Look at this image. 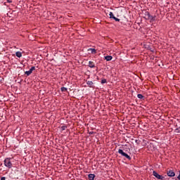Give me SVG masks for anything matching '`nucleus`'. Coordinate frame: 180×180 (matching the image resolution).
Segmentation results:
<instances>
[{
	"label": "nucleus",
	"instance_id": "2eb2a0df",
	"mask_svg": "<svg viewBox=\"0 0 180 180\" xmlns=\"http://www.w3.org/2000/svg\"><path fill=\"white\" fill-rule=\"evenodd\" d=\"M25 74L26 75H27V77H29V75H30V74H32V73H31L30 70H29V71H26V72H25Z\"/></svg>",
	"mask_w": 180,
	"mask_h": 180
},
{
	"label": "nucleus",
	"instance_id": "1a4fd4ad",
	"mask_svg": "<svg viewBox=\"0 0 180 180\" xmlns=\"http://www.w3.org/2000/svg\"><path fill=\"white\" fill-rule=\"evenodd\" d=\"M88 51H91V54H96V49H89Z\"/></svg>",
	"mask_w": 180,
	"mask_h": 180
},
{
	"label": "nucleus",
	"instance_id": "9b49d317",
	"mask_svg": "<svg viewBox=\"0 0 180 180\" xmlns=\"http://www.w3.org/2000/svg\"><path fill=\"white\" fill-rule=\"evenodd\" d=\"M15 56H16V57H18V58H20V57H22V53L18 51L15 53Z\"/></svg>",
	"mask_w": 180,
	"mask_h": 180
},
{
	"label": "nucleus",
	"instance_id": "412c9836",
	"mask_svg": "<svg viewBox=\"0 0 180 180\" xmlns=\"http://www.w3.org/2000/svg\"><path fill=\"white\" fill-rule=\"evenodd\" d=\"M7 2H8V4H11V3H12V1H11V0H7Z\"/></svg>",
	"mask_w": 180,
	"mask_h": 180
},
{
	"label": "nucleus",
	"instance_id": "4468645a",
	"mask_svg": "<svg viewBox=\"0 0 180 180\" xmlns=\"http://www.w3.org/2000/svg\"><path fill=\"white\" fill-rule=\"evenodd\" d=\"M137 96H138L139 99H143L144 98V96L141 94H138Z\"/></svg>",
	"mask_w": 180,
	"mask_h": 180
},
{
	"label": "nucleus",
	"instance_id": "f03ea898",
	"mask_svg": "<svg viewBox=\"0 0 180 180\" xmlns=\"http://www.w3.org/2000/svg\"><path fill=\"white\" fill-rule=\"evenodd\" d=\"M118 153H119L120 154H122V155H123V157H125V158H127V160H131V158H130V156H129V155H127L126 153H124V152L123 151V150L120 149V150H118Z\"/></svg>",
	"mask_w": 180,
	"mask_h": 180
},
{
	"label": "nucleus",
	"instance_id": "9d476101",
	"mask_svg": "<svg viewBox=\"0 0 180 180\" xmlns=\"http://www.w3.org/2000/svg\"><path fill=\"white\" fill-rule=\"evenodd\" d=\"M112 58H113V57H112V56H107L105 57V59L107 61H110V60H112Z\"/></svg>",
	"mask_w": 180,
	"mask_h": 180
},
{
	"label": "nucleus",
	"instance_id": "aec40b11",
	"mask_svg": "<svg viewBox=\"0 0 180 180\" xmlns=\"http://www.w3.org/2000/svg\"><path fill=\"white\" fill-rule=\"evenodd\" d=\"M1 180H6V177H1Z\"/></svg>",
	"mask_w": 180,
	"mask_h": 180
},
{
	"label": "nucleus",
	"instance_id": "f257e3e1",
	"mask_svg": "<svg viewBox=\"0 0 180 180\" xmlns=\"http://www.w3.org/2000/svg\"><path fill=\"white\" fill-rule=\"evenodd\" d=\"M4 165L7 167V168H12V162H11V158H7L4 160Z\"/></svg>",
	"mask_w": 180,
	"mask_h": 180
},
{
	"label": "nucleus",
	"instance_id": "f3484780",
	"mask_svg": "<svg viewBox=\"0 0 180 180\" xmlns=\"http://www.w3.org/2000/svg\"><path fill=\"white\" fill-rule=\"evenodd\" d=\"M113 19H114V20H115L116 22H120V20L119 18H116V17H113Z\"/></svg>",
	"mask_w": 180,
	"mask_h": 180
},
{
	"label": "nucleus",
	"instance_id": "6ab92c4d",
	"mask_svg": "<svg viewBox=\"0 0 180 180\" xmlns=\"http://www.w3.org/2000/svg\"><path fill=\"white\" fill-rule=\"evenodd\" d=\"M101 84H106V79H102Z\"/></svg>",
	"mask_w": 180,
	"mask_h": 180
},
{
	"label": "nucleus",
	"instance_id": "f8f14e48",
	"mask_svg": "<svg viewBox=\"0 0 180 180\" xmlns=\"http://www.w3.org/2000/svg\"><path fill=\"white\" fill-rule=\"evenodd\" d=\"M34 70H36V67L32 66V67L30 69V72L32 73V72H33V71H34Z\"/></svg>",
	"mask_w": 180,
	"mask_h": 180
},
{
	"label": "nucleus",
	"instance_id": "4be33fe9",
	"mask_svg": "<svg viewBox=\"0 0 180 180\" xmlns=\"http://www.w3.org/2000/svg\"><path fill=\"white\" fill-rule=\"evenodd\" d=\"M89 134H94V131H90Z\"/></svg>",
	"mask_w": 180,
	"mask_h": 180
},
{
	"label": "nucleus",
	"instance_id": "ddd939ff",
	"mask_svg": "<svg viewBox=\"0 0 180 180\" xmlns=\"http://www.w3.org/2000/svg\"><path fill=\"white\" fill-rule=\"evenodd\" d=\"M60 91H61V92H67V88L61 87Z\"/></svg>",
	"mask_w": 180,
	"mask_h": 180
},
{
	"label": "nucleus",
	"instance_id": "dca6fc26",
	"mask_svg": "<svg viewBox=\"0 0 180 180\" xmlns=\"http://www.w3.org/2000/svg\"><path fill=\"white\" fill-rule=\"evenodd\" d=\"M110 19H113V13L110 12L109 13Z\"/></svg>",
	"mask_w": 180,
	"mask_h": 180
},
{
	"label": "nucleus",
	"instance_id": "20e7f679",
	"mask_svg": "<svg viewBox=\"0 0 180 180\" xmlns=\"http://www.w3.org/2000/svg\"><path fill=\"white\" fill-rule=\"evenodd\" d=\"M167 174L168 176H174L175 175V172H174L172 170L167 171Z\"/></svg>",
	"mask_w": 180,
	"mask_h": 180
},
{
	"label": "nucleus",
	"instance_id": "39448f33",
	"mask_svg": "<svg viewBox=\"0 0 180 180\" xmlns=\"http://www.w3.org/2000/svg\"><path fill=\"white\" fill-rule=\"evenodd\" d=\"M146 16H148V19L149 20H154V17H153V15H150L149 12H146Z\"/></svg>",
	"mask_w": 180,
	"mask_h": 180
},
{
	"label": "nucleus",
	"instance_id": "6e6552de",
	"mask_svg": "<svg viewBox=\"0 0 180 180\" xmlns=\"http://www.w3.org/2000/svg\"><path fill=\"white\" fill-rule=\"evenodd\" d=\"M89 67H90V68H94L95 63H94V62H92V61H89Z\"/></svg>",
	"mask_w": 180,
	"mask_h": 180
},
{
	"label": "nucleus",
	"instance_id": "a211bd4d",
	"mask_svg": "<svg viewBox=\"0 0 180 180\" xmlns=\"http://www.w3.org/2000/svg\"><path fill=\"white\" fill-rule=\"evenodd\" d=\"M65 129H67V126L63 125L61 127V130H65Z\"/></svg>",
	"mask_w": 180,
	"mask_h": 180
},
{
	"label": "nucleus",
	"instance_id": "423d86ee",
	"mask_svg": "<svg viewBox=\"0 0 180 180\" xmlns=\"http://www.w3.org/2000/svg\"><path fill=\"white\" fill-rule=\"evenodd\" d=\"M86 84L90 88H94V82L92 81H88Z\"/></svg>",
	"mask_w": 180,
	"mask_h": 180
},
{
	"label": "nucleus",
	"instance_id": "7ed1b4c3",
	"mask_svg": "<svg viewBox=\"0 0 180 180\" xmlns=\"http://www.w3.org/2000/svg\"><path fill=\"white\" fill-rule=\"evenodd\" d=\"M153 175H154L155 176V178H157L158 179H164V176L160 175L158 173H157V172L153 171Z\"/></svg>",
	"mask_w": 180,
	"mask_h": 180
},
{
	"label": "nucleus",
	"instance_id": "0eeeda50",
	"mask_svg": "<svg viewBox=\"0 0 180 180\" xmlns=\"http://www.w3.org/2000/svg\"><path fill=\"white\" fill-rule=\"evenodd\" d=\"M88 176H89V180H94V179H95V174H89V175H88Z\"/></svg>",
	"mask_w": 180,
	"mask_h": 180
}]
</instances>
